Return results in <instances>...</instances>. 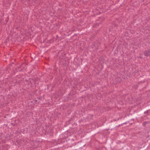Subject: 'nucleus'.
<instances>
[{
  "label": "nucleus",
  "mask_w": 150,
  "mask_h": 150,
  "mask_svg": "<svg viewBox=\"0 0 150 150\" xmlns=\"http://www.w3.org/2000/svg\"><path fill=\"white\" fill-rule=\"evenodd\" d=\"M147 123V122H145L143 123V125L145 126L146 124Z\"/></svg>",
  "instance_id": "obj_2"
},
{
  "label": "nucleus",
  "mask_w": 150,
  "mask_h": 150,
  "mask_svg": "<svg viewBox=\"0 0 150 150\" xmlns=\"http://www.w3.org/2000/svg\"><path fill=\"white\" fill-rule=\"evenodd\" d=\"M149 110H147L146 111L144 112V113L145 114H147V113H148V112L149 111Z\"/></svg>",
  "instance_id": "obj_3"
},
{
  "label": "nucleus",
  "mask_w": 150,
  "mask_h": 150,
  "mask_svg": "<svg viewBox=\"0 0 150 150\" xmlns=\"http://www.w3.org/2000/svg\"><path fill=\"white\" fill-rule=\"evenodd\" d=\"M37 100H36V102H37Z\"/></svg>",
  "instance_id": "obj_4"
},
{
  "label": "nucleus",
  "mask_w": 150,
  "mask_h": 150,
  "mask_svg": "<svg viewBox=\"0 0 150 150\" xmlns=\"http://www.w3.org/2000/svg\"><path fill=\"white\" fill-rule=\"evenodd\" d=\"M144 55L148 57L150 55V49L146 50L144 52Z\"/></svg>",
  "instance_id": "obj_1"
}]
</instances>
